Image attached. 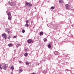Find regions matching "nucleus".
Here are the masks:
<instances>
[{"label":"nucleus","instance_id":"obj_1","mask_svg":"<svg viewBox=\"0 0 74 74\" xmlns=\"http://www.w3.org/2000/svg\"><path fill=\"white\" fill-rule=\"evenodd\" d=\"M2 36L3 37V38L5 39V40L7 39V35H6L5 34H2Z\"/></svg>","mask_w":74,"mask_h":74},{"label":"nucleus","instance_id":"obj_2","mask_svg":"<svg viewBox=\"0 0 74 74\" xmlns=\"http://www.w3.org/2000/svg\"><path fill=\"white\" fill-rule=\"evenodd\" d=\"M25 5H28V7H32L33 5L29 3L28 2H27L25 3Z\"/></svg>","mask_w":74,"mask_h":74},{"label":"nucleus","instance_id":"obj_3","mask_svg":"<svg viewBox=\"0 0 74 74\" xmlns=\"http://www.w3.org/2000/svg\"><path fill=\"white\" fill-rule=\"evenodd\" d=\"M16 5V3L13 2H11L10 3V5H11V6H15V5Z\"/></svg>","mask_w":74,"mask_h":74},{"label":"nucleus","instance_id":"obj_4","mask_svg":"<svg viewBox=\"0 0 74 74\" xmlns=\"http://www.w3.org/2000/svg\"><path fill=\"white\" fill-rule=\"evenodd\" d=\"M65 8L66 9H67V10H69V8H70V5L69 4H67L66 5H65Z\"/></svg>","mask_w":74,"mask_h":74},{"label":"nucleus","instance_id":"obj_5","mask_svg":"<svg viewBox=\"0 0 74 74\" xmlns=\"http://www.w3.org/2000/svg\"><path fill=\"white\" fill-rule=\"evenodd\" d=\"M32 40L31 39H28L27 40V42H28V43H29V44H30L32 42Z\"/></svg>","mask_w":74,"mask_h":74},{"label":"nucleus","instance_id":"obj_6","mask_svg":"<svg viewBox=\"0 0 74 74\" xmlns=\"http://www.w3.org/2000/svg\"><path fill=\"white\" fill-rule=\"evenodd\" d=\"M6 68H7V65H4V66H3V69L4 70Z\"/></svg>","mask_w":74,"mask_h":74},{"label":"nucleus","instance_id":"obj_7","mask_svg":"<svg viewBox=\"0 0 74 74\" xmlns=\"http://www.w3.org/2000/svg\"><path fill=\"white\" fill-rule=\"evenodd\" d=\"M54 53L55 55H56L58 54V51H55L54 52Z\"/></svg>","mask_w":74,"mask_h":74},{"label":"nucleus","instance_id":"obj_8","mask_svg":"<svg viewBox=\"0 0 74 74\" xmlns=\"http://www.w3.org/2000/svg\"><path fill=\"white\" fill-rule=\"evenodd\" d=\"M44 34V33L42 32H40V36H42L43 35V34Z\"/></svg>","mask_w":74,"mask_h":74},{"label":"nucleus","instance_id":"obj_9","mask_svg":"<svg viewBox=\"0 0 74 74\" xmlns=\"http://www.w3.org/2000/svg\"><path fill=\"white\" fill-rule=\"evenodd\" d=\"M46 73H47V70H44L43 71V74H46Z\"/></svg>","mask_w":74,"mask_h":74},{"label":"nucleus","instance_id":"obj_10","mask_svg":"<svg viewBox=\"0 0 74 74\" xmlns=\"http://www.w3.org/2000/svg\"><path fill=\"white\" fill-rule=\"evenodd\" d=\"M8 33L9 34H11V33H12V32L10 31V30H8Z\"/></svg>","mask_w":74,"mask_h":74},{"label":"nucleus","instance_id":"obj_11","mask_svg":"<svg viewBox=\"0 0 74 74\" xmlns=\"http://www.w3.org/2000/svg\"><path fill=\"white\" fill-rule=\"evenodd\" d=\"M29 26V25L28 23H26L25 25V27H27Z\"/></svg>","mask_w":74,"mask_h":74},{"label":"nucleus","instance_id":"obj_12","mask_svg":"<svg viewBox=\"0 0 74 74\" xmlns=\"http://www.w3.org/2000/svg\"><path fill=\"white\" fill-rule=\"evenodd\" d=\"M48 47L49 48H51V45L49 44L48 45Z\"/></svg>","mask_w":74,"mask_h":74},{"label":"nucleus","instance_id":"obj_13","mask_svg":"<svg viewBox=\"0 0 74 74\" xmlns=\"http://www.w3.org/2000/svg\"><path fill=\"white\" fill-rule=\"evenodd\" d=\"M7 15L8 16H11V13L10 12H9L8 14Z\"/></svg>","mask_w":74,"mask_h":74},{"label":"nucleus","instance_id":"obj_14","mask_svg":"<svg viewBox=\"0 0 74 74\" xmlns=\"http://www.w3.org/2000/svg\"><path fill=\"white\" fill-rule=\"evenodd\" d=\"M8 19H9V20H11V16H8Z\"/></svg>","mask_w":74,"mask_h":74},{"label":"nucleus","instance_id":"obj_15","mask_svg":"<svg viewBox=\"0 0 74 74\" xmlns=\"http://www.w3.org/2000/svg\"><path fill=\"white\" fill-rule=\"evenodd\" d=\"M61 3H62V5H64V2H63V0H62L61 2Z\"/></svg>","mask_w":74,"mask_h":74},{"label":"nucleus","instance_id":"obj_16","mask_svg":"<svg viewBox=\"0 0 74 74\" xmlns=\"http://www.w3.org/2000/svg\"><path fill=\"white\" fill-rule=\"evenodd\" d=\"M22 71H23V70L22 69H20L19 70V73H21Z\"/></svg>","mask_w":74,"mask_h":74},{"label":"nucleus","instance_id":"obj_17","mask_svg":"<svg viewBox=\"0 0 74 74\" xmlns=\"http://www.w3.org/2000/svg\"><path fill=\"white\" fill-rule=\"evenodd\" d=\"M27 53H26L24 54V56H27Z\"/></svg>","mask_w":74,"mask_h":74},{"label":"nucleus","instance_id":"obj_18","mask_svg":"<svg viewBox=\"0 0 74 74\" xmlns=\"http://www.w3.org/2000/svg\"><path fill=\"white\" fill-rule=\"evenodd\" d=\"M11 69L12 70V71H13V70H14V66H11Z\"/></svg>","mask_w":74,"mask_h":74},{"label":"nucleus","instance_id":"obj_19","mask_svg":"<svg viewBox=\"0 0 74 74\" xmlns=\"http://www.w3.org/2000/svg\"><path fill=\"white\" fill-rule=\"evenodd\" d=\"M20 45V44L18 43V44H17L16 45V47H19Z\"/></svg>","mask_w":74,"mask_h":74},{"label":"nucleus","instance_id":"obj_20","mask_svg":"<svg viewBox=\"0 0 74 74\" xmlns=\"http://www.w3.org/2000/svg\"><path fill=\"white\" fill-rule=\"evenodd\" d=\"M8 46H9V47H11L12 46V44L11 43L9 44H8Z\"/></svg>","mask_w":74,"mask_h":74},{"label":"nucleus","instance_id":"obj_21","mask_svg":"<svg viewBox=\"0 0 74 74\" xmlns=\"http://www.w3.org/2000/svg\"><path fill=\"white\" fill-rule=\"evenodd\" d=\"M44 41H47V39L46 38H45L44 39Z\"/></svg>","mask_w":74,"mask_h":74},{"label":"nucleus","instance_id":"obj_22","mask_svg":"<svg viewBox=\"0 0 74 74\" xmlns=\"http://www.w3.org/2000/svg\"><path fill=\"white\" fill-rule=\"evenodd\" d=\"M2 69V67H1V64H0V69L1 70Z\"/></svg>","mask_w":74,"mask_h":74},{"label":"nucleus","instance_id":"obj_23","mask_svg":"<svg viewBox=\"0 0 74 74\" xmlns=\"http://www.w3.org/2000/svg\"><path fill=\"white\" fill-rule=\"evenodd\" d=\"M54 8H55V7H54L53 6L51 7L50 8L51 9H54Z\"/></svg>","mask_w":74,"mask_h":74},{"label":"nucleus","instance_id":"obj_24","mask_svg":"<svg viewBox=\"0 0 74 74\" xmlns=\"http://www.w3.org/2000/svg\"><path fill=\"white\" fill-rule=\"evenodd\" d=\"M25 32V30H23L22 31V32L23 33H24Z\"/></svg>","mask_w":74,"mask_h":74},{"label":"nucleus","instance_id":"obj_25","mask_svg":"<svg viewBox=\"0 0 74 74\" xmlns=\"http://www.w3.org/2000/svg\"><path fill=\"white\" fill-rule=\"evenodd\" d=\"M26 23H29V20H27L26 21Z\"/></svg>","mask_w":74,"mask_h":74},{"label":"nucleus","instance_id":"obj_26","mask_svg":"<svg viewBox=\"0 0 74 74\" xmlns=\"http://www.w3.org/2000/svg\"><path fill=\"white\" fill-rule=\"evenodd\" d=\"M25 63H26V64H27V65H29V64H30L29 63V62H26Z\"/></svg>","mask_w":74,"mask_h":74},{"label":"nucleus","instance_id":"obj_27","mask_svg":"<svg viewBox=\"0 0 74 74\" xmlns=\"http://www.w3.org/2000/svg\"><path fill=\"white\" fill-rule=\"evenodd\" d=\"M59 3H62V0H59Z\"/></svg>","mask_w":74,"mask_h":74},{"label":"nucleus","instance_id":"obj_28","mask_svg":"<svg viewBox=\"0 0 74 74\" xmlns=\"http://www.w3.org/2000/svg\"><path fill=\"white\" fill-rule=\"evenodd\" d=\"M16 37V36H14L13 37V38H15Z\"/></svg>","mask_w":74,"mask_h":74},{"label":"nucleus","instance_id":"obj_29","mask_svg":"<svg viewBox=\"0 0 74 74\" xmlns=\"http://www.w3.org/2000/svg\"><path fill=\"white\" fill-rule=\"evenodd\" d=\"M11 38V36H9V37H8V39H10Z\"/></svg>","mask_w":74,"mask_h":74},{"label":"nucleus","instance_id":"obj_30","mask_svg":"<svg viewBox=\"0 0 74 74\" xmlns=\"http://www.w3.org/2000/svg\"><path fill=\"white\" fill-rule=\"evenodd\" d=\"M8 30H9V29H8V28H7V29H6V32H8Z\"/></svg>","mask_w":74,"mask_h":74},{"label":"nucleus","instance_id":"obj_31","mask_svg":"<svg viewBox=\"0 0 74 74\" xmlns=\"http://www.w3.org/2000/svg\"><path fill=\"white\" fill-rule=\"evenodd\" d=\"M31 74H36V73H31Z\"/></svg>","mask_w":74,"mask_h":74},{"label":"nucleus","instance_id":"obj_32","mask_svg":"<svg viewBox=\"0 0 74 74\" xmlns=\"http://www.w3.org/2000/svg\"><path fill=\"white\" fill-rule=\"evenodd\" d=\"M25 51H27V49H25Z\"/></svg>","mask_w":74,"mask_h":74},{"label":"nucleus","instance_id":"obj_33","mask_svg":"<svg viewBox=\"0 0 74 74\" xmlns=\"http://www.w3.org/2000/svg\"><path fill=\"white\" fill-rule=\"evenodd\" d=\"M19 63H21V61H19Z\"/></svg>","mask_w":74,"mask_h":74},{"label":"nucleus","instance_id":"obj_34","mask_svg":"<svg viewBox=\"0 0 74 74\" xmlns=\"http://www.w3.org/2000/svg\"><path fill=\"white\" fill-rule=\"evenodd\" d=\"M68 70V69H67L66 70H65V71H67Z\"/></svg>","mask_w":74,"mask_h":74},{"label":"nucleus","instance_id":"obj_35","mask_svg":"<svg viewBox=\"0 0 74 74\" xmlns=\"http://www.w3.org/2000/svg\"><path fill=\"white\" fill-rule=\"evenodd\" d=\"M8 3H10V1H8Z\"/></svg>","mask_w":74,"mask_h":74},{"label":"nucleus","instance_id":"obj_36","mask_svg":"<svg viewBox=\"0 0 74 74\" xmlns=\"http://www.w3.org/2000/svg\"><path fill=\"white\" fill-rule=\"evenodd\" d=\"M31 23H33V21H31Z\"/></svg>","mask_w":74,"mask_h":74},{"label":"nucleus","instance_id":"obj_37","mask_svg":"<svg viewBox=\"0 0 74 74\" xmlns=\"http://www.w3.org/2000/svg\"><path fill=\"white\" fill-rule=\"evenodd\" d=\"M41 62H42V61H41L40 62V63H41Z\"/></svg>","mask_w":74,"mask_h":74},{"label":"nucleus","instance_id":"obj_38","mask_svg":"<svg viewBox=\"0 0 74 74\" xmlns=\"http://www.w3.org/2000/svg\"><path fill=\"white\" fill-rule=\"evenodd\" d=\"M14 51H15V50H14Z\"/></svg>","mask_w":74,"mask_h":74},{"label":"nucleus","instance_id":"obj_39","mask_svg":"<svg viewBox=\"0 0 74 74\" xmlns=\"http://www.w3.org/2000/svg\"><path fill=\"white\" fill-rule=\"evenodd\" d=\"M68 71H70V70H68Z\"/></svg>","mask_w":74,"mask_h":74},{"label":"nucleus","instance_id":"obj_40","mask_svg":"<svg viewBox=\"0 0 74 74\" xmlns=\"http://www.w3.org/2000/svg\"><path fill=\"white\" fill-rule=\"evenodd\" d=\"M46 13V12H45V14Z\"/></svg>","mask_w":74,"mask_h":74},{"label":"nucleus","instance_id":"obj_41","mask_svg":"<svg viewBox=\"0 0 74 74\" xmlns=\"http://www.w3.org/2000/svg\"><path fill=\"white\" fill-rule=\"evenodd\" d=\"M49 25V24H48V25Z\"/></svg>","mask_w":74,"mask_h":74}]
</instances>
